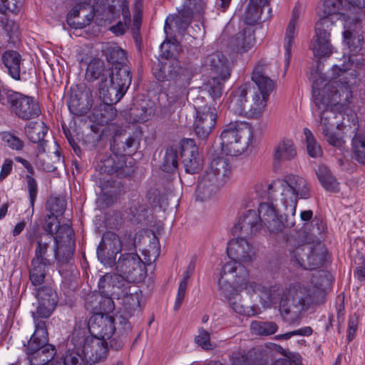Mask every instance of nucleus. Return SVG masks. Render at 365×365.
<instances>
[{
	"label": "nucleus",
	"mask_w": 365,
	"mask_h": 365,
	"mask_svg": "<svg viewBox=\"0 0 365 365\" xmlns=\"http://www.w3.org/2000/svg\"><path fill=\"white\" fill-rule=\"evenodd\" d=\"M350 6L346 0H324L323 2V17L329 18L331 21V16H336L338 19H342L347 23L351 19L349 14Z\"/></svg>",
	"instance_id": "nucleus-33"
},
{
	"label": "nucleus",
	"mask_w": 365,
	"mask_h": 365,
	"mask_svg": "<svg viewBox=\"0 0 365 365\" xmlns=\"http://www.w3.org/2000/svg\"><path fill=\"white\" fill-rule=\"evenodd\" d=\"M117 110L113 104L106 102L96 106L92 110V119L98 125H106L114 120Z\"/></svg>",
	"instance_id": "nucleus-39"
},
{
	"label": "nucleus",
	"mask_w": 365,
	"mask_h": 365,
	"mask_svg": "<svg viewBox=\"0 0 365 365\" xmlns=\"http://www.w3.org/2000/svg\"><path fill=\"white\" fill-rule=\"evenodd\" d=\"M237 269L238 267H236L235 263L224 264L218 280L219 288L235 312L247 316L255 315L256 309L253 307L242 304L240 297L236 292L235 289L240 291L245 289L244 285L241 286L235 282V278L239 277Z\"/></svg>",
	"instance_id": "nucleus-8"
},
{
	"label": "nucleus",
	"mask_w": 365,
	"mask_h": 365,
	"mask_svg": "<svg viewBox=\"0 0 365 365\" xmlns=\"http://www.w3.org/2000/svg\"><path fill=\"white\" fill-rule=\"evenodd\" d=\"M295 256L306 255V259H300L301 267L305 269H315L327 260V249L324 245L318 241L316 243H304L295 248Z\"/></svg>",
	"instance_id": "nucleus-16"
},
{
	"label": "nucleus",
	"mask_w": 365,
	"mask_h": 365,
	"mask_svg": "<svg viewBox=\"0 0 365 365\" xmlns=\"http://www.w3.org/2000/svg\"><path fill=\"white\" fill-rule=\"evenodd\" d=\"M237 271L239 277L237 279L235 278V282L241 286L244 285L243 287L248 294L258 293L264 306H269L271 304L276 303L278 297L280 295L277 287H267L261 284L249 281L248 271L243 266L238 267Z\"/></svg>",
	"instance_id": "nucleus-14"
},
{
	"label": "nucleus",
	"mask_w": 365,
	"mask_h": 365,
	"mask_svg": "<svg viewBox=\"0 0 365 365\" xmlns=\"http://www.w3.org/2000/svg\"><path fill=\"white\" fill-rule=\"evenodd\" d=\"M226 81L217 76H212L204 84V90L215 101L222 96L224 91V83Z\"/></svg>",
	"instance_id": "nucleus-50"
},
{
	"label": "nucleus",
	"mask_w": 365,
	"mask_h": 365,
	"mask_svg": "<svg viewBox=\"0 0 365 365\" xmlns=\"http://www.w3.org/2000/svg\"><path fill=\"white\" fill-rule=\"evenodd\" d=\"M153 71L155 78L160 81H173L176 83L182 78V68L178 59L163 60Z\"/></svg>",
	"instance_id": "nucleus-31"
},
{
	"label": "nucleus",
	"mask_w": 365,
	"mask_h": 365,
	"mask_svg": "<svg viewBox=\"0 0 365 365\" xmlns=\"http://www.w3.org/2000/svg\"><path fill=\"white\" fill-rule=\"evenodd\" d=\"M147 210L145 205L139 202H132L129 207V213L130 220L139 223L145 220Z\"/></svg>",
	"instance_id": "nucleus-56"
},
{
	"label": "nucleus",
	"mask_w": 365,
	"mask_h": 365,
	"mask_svg": "<svg viewBox=\"0 0 365 365\" xmlns=\"http://www.w3.org/2000/svg\"><path fill=\"white\" fill-rule=\"evenodd\" d=\"M48 206L51 212V214H53L56 216L61 215L66 210V201L62 197H54L48 202Z\"/></svg>",
	"instance_id": "nucleus-61"
},
{
	"label": "nucleus",
	"mask_w": 365,
	"mask_h": 365,
	"mask_svg": "<svg viewBox=\"0 0 365 365\" xmlns=\"http://www.w3.org/2000/svg\"><path fill=\"white\" fill-rule=\"evenodd\" d=\"M115 324H118L116 317L114 318L108 314H97L92 315L88 324H83L82 327H86L88 335L91 337L107 341L117 330Z\"/></svg>",
	"instance_id": "nucleus-18"
},
{
	"label": "nucleus",
	"mask_w": 365,
	"mask_h": 365,
	"mask_svg": "<svg viewBox=\"0 0 365 365\" xmlns=\"http://www.w3.org/2000/svg\"><path fill=\"white\" fill-rule=\"evenodd\" d=\"M63 225H60L58 221L57 216L53 214L48 215L45 219V225H43V230L45 232L42 234H48L55 237L57 232L59 230V227Z\"/></svg>",
	"instance_id": "nucleus-60"
},
{
	"label": "nucleus",
	"mask_w": 365,
	"mask_h": 365,
	"mask_svg": "<svg viewBox=\"0 0 365 365\" xmlns=\"http://www.w3.org/2000/svg\"><path fill=\"white\" fill-rule=\"evenodd\" d=\"M300 16V9L299 7L295 6L292 11V18L289 20L287 28L286 29L284 38V50H285V61L286 66L287 67L290 62L292 51L291 48L294 42L295 36L297 35V27L299 24V19Z\"/></svg>",
	"instance_id": "nucleus-35"
},
{
	"label": "nucleus",
	"mask_w": 365,
	"mask_h": 365,
	"mask_svg": "<svg viewBox=\"0 0 365 365\" xmlns=\"http://www.w3.org/2000/svg\"><path fill=\"white\" fill-rule=\"evenodd\" d=\"M352 147L357 160L365 164V137L356 135L352 139Z\"/></svg>",
	"instance_id": "nucleus-57"
},
{
	"label": "nucleus",
	"mask_w": 365,
	"mask_h": 365,
	"mask_svg": "<svg viewBox=\"0 0 365 365\" xmlns=\"http://www.w3.org/2000/svg\"><path fill=\"white\" fill-rule=\"evenodd\" d=\"M6 103L10 111L22 120L37 118L41 114L38 103L34 98L11 91L6 96Z\"/></svg>",
	"instance_id": "nucleus-11"
},
{
	"label": "nucleus",
	"mask_w": 365,
	"mask_h": 365,
	"mask_svg": "<svg viewBox=\"0 0 365 365\" xmlns=\"http://www.w3.org/2000/svg\"><path fill=\"white\" fill-rule=\"evenodd\" d=\"M36 241V246L33 258L50 264L56 261L61 274L63 265L71 266L76 244L74 232L70 225L63 224L59 227L55 237L48 234H39Z\"/></svg>",
	"instance_id": "nucleus-2"
},
{
	"label": "nucleus",
	"mask_w": 365,
	"mask_h": 365,
	"mask_svg": "<svg viewBox=\"0 0 365 365\" xmlns=\"http://www.w3.org/2000/svg\"><path fill=\"white\" fill-rule=\"evenodd\" d=\"M1 61L10 76L15 80H20L21 55L15 51H6L2 54Z\"/></svg>",
	"instance_id": "nucleus-41"
},
{
	"label": "nucleus",
	"mask_w": 365,
	"mask_h": 365,
	"mask_svg": "<svg viewBox=\"0 0 365 365\" xmlns=\"http://www.w3.org/2000/svg\"><path fill=\"white\" fill-rule=\"evenodd\" d=\"M304 134L305 136L308 155L312 158H318L322 156L323 153L322 149L312 131L307 128H304Z\"/></svg>",
	"instance_id": "nucleus-52"
},
{
	"label": "nucleus",
	"mask_w": 365,
	"mask_h": 365,
	"mask_svg": "<svg viewBox=\"0 0 365 365\" xmlns=\"http://www.w3.org/2000/svg\"><path fill=\"white\" fill-rule=\"evenodd\" d=\"M96 169L100 173L116 174L120 178L130 176L134 173L133 159L125 155L113 153L101 158Z\"/></svg>",
	"instance_id": "nucleus-13"
},
{
	"label": "nucleus",
	"mask_w": 365,
	"mask_h": 365,
	"mask_svg": "<svg viewBox=\"0 0 365 365\" xmlns=\"http://www.w3.org/2000/svg\"><path fill=\"white\" fill-rule=\"evenodd\" d=\"M231 174V165L222 157L213 159L200 178L196 190L197 199L205 201L216 194L227 182Z\"/></svg>",
	"instance_id": "nucleus-5"
},
{
	"label": "nucleus",
	"mask_w": 365,
	"mask_h": 365,
	"mask_svg": "<svg viewBox=\"0 0 365 365\" xmlns=\"http://www.w3.org/2000/svg\"><path fill=\"white\" fill-rule=\"evenodd\" d=\"M125 93V91H123L122 88L115 86L110 81L108 83L103 81L100 83L99 93L103 102L115 104L120 101Z\"/></svg>",
	"instance_id": "nucleus-40"
},
{
	"label": "nucleus",
	"mask_w": 365,
	"mask_h": 365,
	"mask_svg": "<svg viewBox=\"0 0 365 365\" xmlns=\"http://www.w3.org/2000/svg\"><path fill=\"white\" fill-rule=\"evenodd\" d=\"M56 354V347L50 344H46L44 345L38 351V354H36L35 361H37L38 358L39 359L40 363L39 364H49V365H55L56 361H51ZM38 364V363H37Z\"/></svg>",
	"instance_id": "nucleus-53"
},
{
	"label": "nucleus",
	"mask_w": 365,
	"mask_h": 365,
	"mask_svg": "<svg viewBox=\"0 0 365 365\" xmlns=\"http://www.w3.org/2000/svg\"><path fill=\"white\" fill-rule=\"evenodd\" d=\"M21 7V0H0V13L17 14Z\"/></svg>",
	"instance_id": "nucleus-62"
},
{
	"label": "nucleus",
	"mask_w": 365,
	"mask_h": 365,
	"mask_svg": "<svg viewBox=\"0 0 365 365\" xmlns=\"http://www.w3.org/2000/svg\"><path fill=\"white\" fill-rule=\"evenodd\" d=\"M206 64L213 76L227 80L231 75L232 66L227 58L221 52H215L207 57Z\"/></svg>",
	"instance_id": "nucleus-32"
},
{
	"label": "nucleus",
	"mask_w": 365,
	"mask_h": 365,
	"mask_svg": "<svg viewBox=\"0 0 365 365\" xmlns=\"http://www.w3.org/2000/svg\"><path fill=\"white\" fill-rule=\"evenodd\" d=\"M130 285L127 294L120 299H122V311L121 314L116 315V320L118 325L122 326L123 333H128L131 330L128 318L138 315L141 312L140 295L137 291H132Z\"/></svg>",
	"instance_id": "nucleus-20"
},
{
	"label": "nucleus",
	"mask_w": 365,
	"mask_h": 365,
	"mask_svg": "<svg viewBox=\"0 0 365 365\" xmlns=\"http://www.w3.org/2000/svg\"><path fill=\"white\" fill-rule=\"evenodd\" d=\"M168 106L170 110L182 107L187 98L186 86L177 85V83H172L169 85L166 93Z\"/></svg>",
	"instance_id": "nucleus-36"
},
{
	"label": "nucleus",
	"mask_w": 365,
	"mask_h": 365,
	"mask_svg": "<svg viewBox=\"0 0 365 365\" xmlns=\"http://www.w3.org/2000/svg\"><path fill=\"white\" fill-rule=\"evenodd\" d=\"M252 139L250 125L244 121H234L225 125L220 135L222 153L236 156L244 153Z\"/></svg>",
	"instance_id": "nucleus-7"
},
{
	"label": "nucleus",
	"mask_w": 365,
	"mask_h": 365,
	"mask_svg": "<svg viewBox=\"0 0 365 365\" xmlns=\"http://www.w3.org/2000/svg\"><path fill=\"white\" fill-rule=\"evenodd\" d=\"M110 68H106L105 63L100 58H93L88 64L85 78L88 82L101 80V83L108 81Z\"/></svg>",
	"instance_id": "nucleus-37"
},
{
	"label": "nucleus",
	"mask_w": 365,
	"mask_h": 365,
	"mask_svg": "<svg viewBox=\"0 0 365 365\" xmlns=\"http://www.w3.org/2000/svg\"><path fill=\"white\" fill-rule=\"evenodd\" d=\"M153 110L151 108L145 106H134L130 109V115L133 118V121L143 123L147 121L153 115Z\"/></svg>",
	"instance_id": "nucleus-58"
},
{
	"label": "nucleus",
	"mask_w": 365,
	"mask_h": 365,
	"mask_svg": "<svg viewBox=\"0 0 365 365\" xmlns=\"http://www.w3.org/2000/svg\"><path fill=\"white\" fill-rule=\"evenodd\" d=\"M74 346V351L69 353L66 355L63 361H56L55 365H81L82 362H86V359L83 357L81 349L75 344H73Z\"/></svg>",
	"instance_id": "nucleus-55"
},
{
	"label": "nucleus",
	"mask_w": 365,
	"mask_h": 365,
	"mask_svg": "<svg viewBox=\"0 0 365 365\" xmlns=\"http://www.w3.org/2000/svg\"><path fill=\"white\" fill-rule=\"evenodd\" d=\"M314 289L301 283L286 288L282 293L279 310L282 317L292 322L298 319L314 302Z\"/></svg>",
	"instance_id": "nucleus-4"
},
{
	"label": "nucleus",
	"mask_w": 365,
	"mask_h": 365,
	"mask_svg": "<svg viewBox=\"0 0 365 365\" xmlns=\"http://www.w3.org/2000/svg\"><path fill=\"white\" fill-rule=\"evenodd\" d=\"M36 297L38 305L36 311L32 312L33 319L45 320L52 314L57 305V294L50 287H41L37 289Z\"/></svg>",
	"instance_id": "nucleus-25"
},
{
	"label": "nucleus",
	"mask_w": 365,
	"mask_h": 365,
	"mask_svg": "<svg viewBox=\"0 0 365 365\" xmlns=\"http://www.w3.org/2000/svg\"><path fill=\"white\" fill-rule=\"evenodd\" d=\"M267 192L270 199L279 202L286 210L289 208L292 215L296 214L298 200L311 197L310 185L304 178L296 174L273 180L267 185Z\"/></svg>",
	"instance_id": "nucleus-3"
},
{
	"label": "nucleus",
	"mask_w": 365,
	"mask_h": 365,
	"mask_svg": "<svg viewBox=\"0 0 365 365\" xmlns=\"http://www.w3.org/2000/svg\"><path fill=\"white\" fill-rule=\"evenodd\" d=\"M33 319L35 331L28 341L27 344H24V347L31 365H38L34 362L36 354H38V351L48 343V333L46 320H38L37 318Z\"/></svg>",
	"instance_id": "nucleus-24"
},
{
	"label": "nucleus",
	"mask_w": 365,
	"mask_h": 365,
	"mask_svg": "<svg viewBox=\"0 0 365 365\" xmlns=\"http://www.w3.org/2000/svg\"><path fill=\"white\" fill-rule=\"evenodd\" d=\"M180 157L187 173L192 175L202 170L203 160L199 155L194 140L186 139L182 141L180 145Z\"/></svg>",
	"instance_id": "nucleus-27"
},
{
	"label": "nucleus",
	"mask_w": 365,
	"mask_h": 365,
	"mask_svg": "<svg viewBox=\"0 0 365 365\" xmlns=\"http://www.w3.org/2000/svg\"><path fill=\"white\" fill-rule=\"evenodd\" d=\"M207 0H183L181 9L176 16H168L165 20V31L166 34L170 29V23L175 21L179 32L186 30L195 15H201L206 9Z\"/></svg>",
	"instance_id": "nucleus-12"
},
{
	"label": "nucleus",
	"mask_w": 365,
	"mask_h": 365,
	"mask_svg": "<svg viewBox=\"0 0 365 365\" xmlns=\"http://www.w3.org/2000/svg\"><path fill=\"white\" fill-rule=\"evenodd\" d=\"M93 103V94L90 88L85 84L77 85L71 88L68 107L71 113L81 116L87 113Z\"/></svg>",
	"instance_id": "nucleus-19"
},
{
	"label": "nucleus",
	"mask_w": 365,
	"mask_h": 365,
	"mask_svg": "<svg viewBox=\"0 0 365 365\" xmlns=\"http://www.w3.org/2000/svg\"><path fill=\"white\" fill-rule=\"evenodd\" d=\"M257 214L261 223L272 232H279L283 229L282 216H279L272 204L263 202L259 206Z\"/></svg>",
	"instance_id": "nucleus-30"
},
{
	"label": "nucleus",
	"mask_w": 365,
	"mask_h": 365,
	"mask_svg": "<svg viewBox=\"0 0 365 365\" xmlns=\"http://www.w3.org/2000/svg\"><path fill=\"white\" fill-rule=\"evenodd\" d=\"M344 41L348 45L350 51L353 53H356L361 49L364 38L360 36L354 34V30L351 29H346L343 32Z\"/></svg>",
	"instance_id": "nucleus-54"
},
{
	"label": "nucleus",
	"mask_w": 365,
	"mask_h": 365,
	"mask_svg": "<svg viewBox=\"0 0 365 365\" xmlns=\"http://www.w3.org/2000/svg\"><path fill=\"white\" fill-rule=\"evenodd\" d=\"M109 81L117 87L127 91L131 83V75L130 68L124 67H111L108 75Z\"/></svg>",
	"instance_id": "nucleus-38"
},
{
	"label": "nucleus",
	"mask_w": 365,
	"mask_h": 365,
	"mask_svg": "<svg viewBox=\"0 0 365 365\" xmlns=\"http://www.w3.org/2000/svg\"><path fill=\"white\" fill-rule=\"evenodd\" d=\"M297 155L294 142L289 139H282L274 150V159L277 162L291 160Z\"/></svg>",
	"instance_id": "nucleus-42"
},
{
	"label": "nucleus",
	"mask_w": 365,
	"mask_h": 365,
	"mask_svg": "<svg viewBox=\"0 0 365 365\" xmlns=\"http://www.w3.org/2000/svg\"><path fill=\"white\" fill-rule=\"evenodd\" d=\"M270 0H250L244 14V21L248 25H255L271 17Z\"/></svg>",
	"instance_id": "nucleus-29"
},
{
	"label": "nucleus",
	"mask_w": 365,
	"mask_h": 365,
	"mask_svg": "<svg viewBox=\"0 0 365 365\" xmlns=\"http://www.w3.org/2000/svg\"><path fill=\"white\" fill-rule=\"evenodd\" d=\"M316 175L322 185L327 191L337 192L339 191V182L326 165H319L316 170Z\"/></svg>",
	"instance_id": "nucleus-44"
},
{
	"label": "nucleus",
	"mask_w": 365,
	"mask_h": 365,
	"mask_svg": "<svg viewBox=\"0 0 365 365\" xmlns=\"http://www.w3.org/2000/svg\"><path fill=\"white\" fill-rule=\"evenodd\" d=\"M269 64L261 60L255 66L252 73V80L257 87V91L267 99L275 88L274 82L269 76Z\"/></svg>",
	"instance_id": "nucleus-28"
},
{
	"label": "nucleus",
	"mask_w": 365,
	"mask_h": 365,
	"mask_svg": "<svg viewBox=\"0 0 365 365\" xmlns=\"http://www.w3.org/2000/svg\"><path fill=\"white\" fill-rule=\"evenodd\" d=\"M231 360L232 365H262L258 361L256 352L252 351L247 353L245 351L233 352Z\"/></svg>",
	"instance_id": "nucleus-48"
},
{
	"label": "nucleus",
	"mask_w": 365,
	"mask_h": 365,
	"mask_svg": "<svg viewBox=\"0 0 365 365\" xmlns=\"http://www.w3.org/2000/svg\"><path fill=\"white\" fill-rule=\"evenodd\" d=\"M251 334L256 336H269L274 334L278 329V326L270 321H252L250 326Z\"/></svg>",
	"instance_id": "nucleus-47"
},
{
	"label": "nucleus",
	"mask_w": 365,
	"mask_h": 365,
	"mask_svg": "<svg viewBox=\"0 0 365 365\" xmlns=\"http://www.w3.org/2000/svg\"><path fill=\"white\" fill-rule=\"evenodd\" d=\"M267 101L255 88L249 83H245L233 94L230 108L239 115L257 118L264 112Z\"/></svg>",
	"instance_id": "nucleus-6"
},
{
	"label": "nucleus",
	"mask_w": 365,
	"mask_h": 365,
	"mask_svg": "<svg viewBox=\"0 0 365 365\" xmlns=\"http://www.w3.org/2000/svg\"><path fill=\"white\" fill-rule=\"evenodd\" d=\"M312 96L316 112L320 115L322 131L338 128L342 123L341 110L348 106L352 97L348 83L333 81L325 84L322 89L315 83L312 86Z\"/></svg>",
	"instance_id": "nucleus-1"
},
{
	"label": "nucleus",
	"mask_w": 365,
	"mask_h": 365,
	"mask_svg": "<svg viewBox=\"0 0 365 365\" xmlns=\"http://www.w3.org/2000/svg\"><path fill=\"white\" fill-rule=\"evenodd\" d=\"M254 34L250 31L239 32L231 40V46L237 53H244L249 51L255 44Z\"/></svg>",
	"instance_id": "nucleus-43"
},
{
	"label": "nucleus",
	"mask_w": 365,
	"mask_h": 365,
	"mask_svg": "<svg viewBox=\"0 0 365 365\" xmlns=\"http://www.w3.org/2000/svg\"><path fill=\"white\" fill-rule=\"evenodd\" d=\"M200 98H196L194 106L196 110L194 121V130L196 135L200 140H206L214 128L217 118V110L215 107L198 105Z\"/></svg>",
	"instance_id": "nucleus-17"
},
{
	"label": "nucleus",
	"mask_w": 365,
	"mask_h": 365,
	"mask_svg": "<svg viewBox=\"0 0 365 365\" xmlns=\"http://www.w3.org/2000/svg\"><path fill=\"white\" fill-rule=\"evenodd\" d=\"M71 342L80 348L86 363L93 365L104 361L108 355V344L106 341L88 335L86 327H76L71 334Z\"/></svg>",
	"instance_id": "nucleus-9"
},
{
	"label": "nucleus",
	"mask_w": 365,
	"mask_h": 365,
	"mask_svg": "<svg viewBox=\"0 0 365 365\" xmlns=\"http://www.w3.org/2000/svg\"><path fill=\"white\" fill-rule=\"evenodd\" d=\"M50 263L45 262L33 258L31 262L29 269V279L34 286H38L44 282L46 275V267Z\"/></svg>",
	"instance_id": "nucleus-45"
},
{
	"label": "nucleus",
	"mask_w": 365,
	"mask_h": 365,
	"mask_svg": "<svg viewBox=\"0 0 365 365\" xmlns=\"http://www.w3.org/2000/svg\"><path fill=\"white\" fill-rule=\"evenodd\" d=\"M195 343L205 350H210L212 349V344L210 342V334L205 330L203 328L198 329V335L195 338Z\"/></svg>",
	"instance_id": "nucleus-64"
},
{
	"label": "nucleus",
	"mask_w": 365,
	"mask_h": 365,
	"mask_svg": "<svg viewBox=\"0 0 365 365\" xmlns=\"http://www.w3.org/2000/svg\"><path fill=\"white\" fill-rule=\"evenodd\" d=\"M179 153H180V147L170 146L166 149L161 164L164 172L171 173L178 168Z\"/></svg>",
	"instance_id": "nucleus-46"
},
{
	"label": "nucleus",
	"mask_w": 365,
	"mask_h": 365,
	"mask_svg": "<svg viewBox=\"0 0 365 365\" xmlns=\"http://www.w3.org/2000/svg\"><path fill=\"white\" fill-rule=\"evenodd\" d=\"M261 218L256 210H249L240 216L232 232L239 237L251 238L261 229Z\"/></svg>",
	"instance_id": "nucleus-26"
},
{
	"label": "nucleus",
	"mask_w": 365,
	"mask_h": 365,
	"mask_svg": "<svg viewBox=\"0 0 365 365\" xmlns=\"http://www.w3.org/2000/svg\"><path fill=\"white\" fill-rule=\"evenodd\" d=\"M48 128L43 122H30L25 126V133L33 143H38V155L45 152L46 140H43Z\"/></svg>",
	"instance_id": "nucleus-34"
},
{
	"label": "nucleus",
	"mask_w": 365,
	"mask_h": 365,
	"mask_svg": "<svg viewBox=\"0 0 365 365\" xmlns=\"http://www.w3.org/2000/svg\"><path fill=\"white\" fill-rule=\"evenodd\" d=\"M129 283L120 275L106 273L98 282L99 293L120 299L128 292Z\"/></svg>",
	"instance_id": "nucleus-22"
},
{
	"label": "nucleus",
	"mask_w": 365,
	"mask_h": 365,
	"mask_svg": "<svg viewBox=\"0 0 365 365\" xmlns=\"http://www.w3.org/2000/svg\"><path fill=\"white\" fill-rule=\"evenodd\" d=\"M25 180L26 182V187L29 193L30 204L33 207L37 197L38 184L36 179H34L31 175H26L25 176Z\"/></svg>",
	"instance_id": "nucleus-63"
},
{
	"label": "nucleus",
	"mask_w": 365,
	"mask_h": 365,
	"mask_svg": "<svg viewBox=\"0 0 365 365\" xmlns=\"http://www.w3.org/2000/svg\"><path fill=\"white\" fill-rule=\"evenodd\" d=\"M107 60L112 63V67L128 66L126 64L127 58L124 50L118 46H110L106 52Z\"/></svg>",
	"instance_id": "nucleus-49"
},
{
	"label": "nucleus",
	"mask_w": 365,
	"mask_h": 365,
	"mask_svg": "<svg viewBox=\"0 0 365 365\" xmlns=\"http://www.w3.org/2000/svg\"><path fill=\"white\" fill-rule=\"evenodd\" d=\"M333 21L329 18H321L315 26V35L311 43V49L315 56L328 57L332 52L330 43V31Z\"/></svg>",
	"instance_id": "nucleus-15"
},
{
	"label": "nucleus",
	"mask_w": 365,
	"mask_h": 365,
	"mask_svg": "<svg viewBox=\"0 0 365 365\" xmlns=\"http://www.w3.org/2000/svg\"><path fill=\"white\" fill-rule=\"evenodd\" d=\"M180 50V44L175 38L167 39L160 45L161 56L164 60L177 59Z\"/></svg>",
	"instance_id": "nucleus-51"
},
{
	"label": "nucleus",
	"mask_w": 365,
	"mask_h": 365,
	"mask_svg": "<svg viewBox=\"0 0 365 365\" xmlns=\"http://www.w3.org/2000/svg\"><path fill=\"white\" fill-rule=\"evenodd\" d=\"M247 239L237 236V239L229 242L227 253L232 260L226 264L235 263L236 267H240L242 266V263H250L253 260L255 252Z\"/></svg>",
	"instance_id": "nucleus-21"
},
{
	"label": "nucleus",
	"mask_w": 365,
	"mask_h": 365,
	"mask_svg": "<svg viewBox=\"0 0 365 365\" xmlns=\"http://www.w3.org/2000/svg\"><path fill=\"white\" fill-rule=\"evenodd\" d=\"M122 250V242L119 237L110 231L106 232L97 248V256L105 265L112 267L114 256Z\"/></svg>",
	"instance_id": "nucleus-23"
},
{
	"label": "nucleus",
	"mask_w": 365,
	"mask_h": 365,
	"mask_svg": "<svg viewBox=\"0 0 365 365\" xmlns=\"http://www.w3.org/2000/svg\"><path fill=\"white\" fill-rule=\"evenodd\" d=\"M113 296H105L100 294L99 300L96 301L94 305V309L98 311V313L103 314V312L108 313L114 309V303Z\"/></svg>",
	"instance_id": "nucleus-59"
},
{
	"label": "nucleus",
	"mask_w": 365,
	"mask_h": 365,
	"mask_svg": "<svg viewBox=\"0 0 365 365\" xmlns=\"http://www.w3.org/2000/svg\"><path fill=\"white\" fill-rule=\"evenodd\" d=\"M113 265H115L116 274L123 277L129 284L141 282L146 275L145 263L135 252L121 254Z\"/></svg>",
	"instance_id": "nucleus-10"
}]
</instances>
